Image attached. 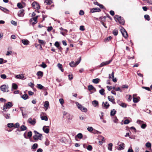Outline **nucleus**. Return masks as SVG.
Returning a JSON list of instances; mask_svg holds the SVG:
<instances>
[{
  "instance_id": "23",
  "label": "nucleus",
  "mask_w": 152,
  "mask_h": 152,
  "mask_svg": "<svg viewBox=\"0 0 152 152\" xmlns=\"http://www.w3.org/2000/svg\"><path fill=\"white\" fill-rule=\"evenodd\" d=\"M37 75L38 77H38V78H40L41 77H42L43 75V73L42 72L39 71L37 72Z\"/></svg>"
},
{
  "instance_id": "20",
  "label": "nucleus",
  "mask_w": 152,
  "mask_h": 152,
  "mask_svg": "<svg viewBox=\"0 0 152 152\" xmlns=\"http://www.w3.org/2000/svg\"><path fill=\"white\" fill-rule=\"evenodd\" d=\"M104 103V102H103L102 104V107H103L105 108L106 109H107L110 106L108 102H105L104 103V104H103Z\"/></svg>"
},
{
  "instance_id": "60",
  "label": "nucleus",
  "mask_w": 152,
  "mask_h": 152,
  "mask_svg": "<svg viewBox=\"0 0 152 152\" xmlns=\"http://www.w3.org/2000/svg\"><path fill=\"white\" fill-rule=\"evenodd\" d=\"M120 106H121L122 107H126V104L123 102H122L121 104V105Z\"/></svg>"
},
{
  "instance_id": "48",
  "label": "nucleus",
  "mask_w": 152,
  "mask_h": 152,
  "mask_svg": "<svg viewBox=\"0 0 152 152\" xmlns=\"http://www.w3.org/2000/svg\"><path fill=\"white\" fill-rule=\"evenodd\" d=\"M38 42L40 44H45V41L41 39H38Z\"/></svg>"
},
{
  "instance_id": "17",
  "label": "nucleus",
  "mask_w": 152,
  "mask_h": 152,
  "mask_svg": "<svg viewBox=\"0 0 152 152\" xmlns=\"http://www.w3.org/2000/svg\"><path fill=\"white\" fill-rule=\"evenodd\" d=\"M108 100L111 102L113 104H115V102L114 101L115 99L113 97L110 96H108Z\"/></svg>"
},
{
  "instance_id": "54",
  "label": "nucleus",
  "mask_w": 152,
  "mask_h": 152,
  "mask_svg": "<svg viewBox=\"0 0 152 152\" xmlns=\"http://www.w3.org/2000/svg\"><path fill=\"white\" fill-rule=\"evenodd\" d=\"M131 130H132L133 131V132H134L135 133L137 132V130L133 126L131 127L130 128Z\"/></svg>"
},
{
  "instance_id": "64",
  "label": "nucleus",
  "mask_w": 152,
  "mask_h": 152,
  "mask_svg": "<svg viewBox=\"0 0 152 152\" xmlns=\"http://www.w3.org/2000/svg\"><path fill=\"white\" fill-rule=\"evenodd\" d=\"M79 14L80 15H83L84 14V12L82 10H80L79 12Z\"/></svg>"
},
{
  "instance_id": "18",
  "label": "nucleus",
  "mask_w": 152,
  "mask_h": 152,
  "mask_svg": "<svg viewBox=\"0 0 152 152\" xmlns=\"http://www.w3.org/2000/svg\"><path fill=\"white\" fill-rule=\"evenodd\" d=\"M24 10L23 9H21L20 10L18 13V15L19 17H22L24 16Z\"/></svg>"
},
{
  "instance_id": "5",
  "label": "nucleus",
  "mask_w": 152,
  "mask_h": 152,
  "mask_svg": "<svg viewBox=\"0 0 152 152\" xmlns=\"http://www.w3.org/2000/svg\"><path fill=\"white\" fill-rule=\"evenodd\" d=\"M76 104L78 108L80 109L82 111L86 112L87 111V109L83 107L80 104H79L78 102H76Z\"/></svg>"
},
{
  "instance_id": "55",
  "label": "nucleus",
  "mask_w": 152,
  "mask_h": 152,
  "mask_svg": "<svg viewBox=\"0 0 152 152\" xmlns=\"http://www.w3.org/2000/svg\"><path fill=\"white\" fill-rule=\"evenodd\" d=\"M20 126L19 124L18 123H16L14 125V126L15 128H18Z\"/></svg>"
},
{
  "instance_id": "61",
  "label": "nucleus",
  "mask_w": 152,
  "mask_h": 152,
  "mask_svg": "<svg viewBox=\"0 0 152 152\" xmlns=\"http://www.w3.org/2000/svg\"><path fill=\"white\" fill-rule=\"evenodd\" d=\"M55 45L58 48L60 46V44L58 42H56L55 43Z\"/></svg>"
},
{
  "instance_id": "57",
  "label": "nucleus",
  "mask_w": 152,
  "mask_h": 152,
  "mask_svg": "<svg viewBox=\"0 0 152 152\" xmlns=\"http://www.w3.org/2000/svg\"><path fill=\"white\" fill-rule=\"evenodd\" d=\"M113 121L114 123H117L118 121V119L117 118L116 116H115L114 117Z\"/></svg>"
},
{
  "instance_id": "16",
  "label": "nucleus",
  "mask_w": 152,
  "mask_h": 152,
  "mask_svg": "<svg viewBox=\"0 0 152 152\" xmlns=\"http://www.w3.org/2000/svg\"><path fill=\"white\" fill-rule=\"evenodd\" d=\"M94 4L95 5H96L99 6V7L101 9H105V8L104 7L103 5L99 3L96 1H94Z\"/></svg>"
},
{
  "instance_id": "35",
  "label": "nucleus",
  "mask_w": 152,
  "mask_h": 152,
  "mask_svg": "<svg viewBox=\"0 0 152 152\" xmlns=\"http://www.w3.org/2000/svg\"><path fill=\"white\" fill-rule=\"evenodd\" d=\"M116 113V111L113 109L111 111L110 115L111 116H113Z\"/></svg>"
},
{
  "instance_id": "9",
  "label": "nucleus",
  "mask_w": 152,
  "mask_h": 152,
  "mask_svg": "<svg viewBox=\"0 0 152 152\" xmlns=\"http://www.w3.org/2000/svg\"><path fill=\"white\" fill-rule=\"evenodd\" d=\"M46 114L45 113L42 112L40 114V118L42 120H45V121H48V118L45 115Z\"/></svg>"
},
{
  "instance_id": "24",
  "label": "nucleus",
  "mask_w": 152,
  "mask_h": 152,
  "mask_svg": "<svg viewBox=\"0 0 152 152\" xmlns=\"http://www.w3.org/2000/svg\"><path fill=\"white\" fill-rule=\"evenodd\" d=\"M22 42L24 45H27L29 43V42L27 39H23L22 40Z\"/></svg>"
},
{
  "instance_id": "12",
  "label": "nucleus",
  "mask_w": 152,
  "mask_h": 152,
  "mask_svg": "<svg viewBox=\"0 0 152 152\" xmlns=\"http://www.w3.org/2000/svg\"><path fill=\"white\" fill-rule=\"evenodd\" d=\"M32 5L34 8L35 9L38 10L40 8L39 4L36 2H34L32 3Z\"/></svg>"
},
{
  "instance_id": "14",
  "label": "nucleus",
  "mask_w": 152,
  "mask_h": 152,
  "mask_svg": "<svg viewBox=\"0 0 152 152\" xmlns=\"http://www.w3.org/2000/svg\"><path fill=\"white\" fill-rule=\"evenodd\" d=\"M137 94H134L133 95V102L134 103H137L139 101V99L136 97Z\"/></svg>"
},
{
  "instance_id": "37",
  "label": "nucleus",
  "mask_w": 152,
  "mask_h": 152,
  "mask_svg": "<svg viewBox=\"0 0 152 152\" xmlns=\"http://www.w3.org/2000/svg\"><path fill=\"white\" fill-rule=\"evenodd\" d=\"M4 116L5 118L7 119H9L10 118V114L7 113V114H4Z\"/></svg>"
},
{
  "instance_id": "1",
  "label": "nucleus",
  "mask_w": 152,
  "mask_h": 152,
  "mask_svg": "<svg viewBox=\"0 0 152 152\" xmlns=\"http://www.w3.org/2000/svg\"><path fill=\"white\" fill-rule=\"evenodd\" d=\"M34 132L35 133V134L33 137L34 139L36 141H37L38 140H41L42 137V134H39L36 131H34Z\"/></svg>"
},
{
  "instance_id": "21",
  "label": "nucleus",
  "mask_w": 152,
  "mask_h": 152,
  "mask_svg": "<svg viewBox=\"0 0 152 152\" xmlns=\"http://www.w3.org/2000/svg\"><path fill=\"white\" fill-rule=\"evenodd\" d=\"M27 129V127L24 125H22L20 127V130L18 129L17 130L19 132L21 131H23L26 130Z\"/></svg>"
},
{
  "instance_id": "11",
  "label": "nucleus",
  "mask_w": 152,
  "mask_h": 152,
  "mask_svg": "<svg viewBox=\"0 0 152 152\" xmlns=\"http://www.w3.org/2000/svg\"><path fill=\"white\" fill-rule=\"evenodd\" d=\"M28 122L31 125H34L36 123V120L35 118L32 119L31 118H29L28 120Z\"/></svg>"
},
{
  "instance_id": "28",
  "label": "nucleus",
  "mask_w": 152,
  "mask_h": 152,
  "mask_svg": "<svg viewBox=\"0 0 152 152\" xmlns=\"http://www.w3.org/2000/svg\"><path fill=\"white\" fill-rule=\"evenodd\" d=\"M119 147L120 150L124 149V144L123 143L121 142L120 144L119 145Z\"/></svg>"
},
{
  "instance_id": "50",
  "label": "nucleus",
  "mask_w": 152,
  "mask_h": 152,
  "mask_svg": "<svg viewBox=\"0 0 152 152\" xmlns=\"http://www.w3.org/2000/svg\"><path fill=\"white\" fill-rule=\"evenodd\" d=\"M146 124H142L141 126V127L142 129H144L146 127Z\"/></svg>"
},
{
  "instance_id": "4",
  "label": "nucleus",
  "mask_w": 152,
  "mask_h": 152,
  "mask_svg": "<svg viewBox=\"0 0 152 152\" xmlns=\"http://www.w3.org/2000/svg\"><path fill=\"white\" fill-rule=\"evenodd\" d=\"M13 106L12 102H8L4 106L3 110L6 111V109L10 108Z\"/></svg>"
},
{
  "instance_id": "25",
  "label": "nucleus",
  "mask_w": 152,
  "mask_h": 152,
  "mask_svg": "<svg viewBox=\"0 0 152 152\" xmlns=\"http://www.w3.org/2000/svg\"><path fill=\"white\" fill-rule=\"evenodd\" d=\"M18 88V86L15 83H13L12 84L11 90L13 91V89H16Z\"/></svg>"
},
{
  "instance_id": "63",
  "label": "nucleus",
  "mask_w": 152,
  "mask_h": 152,
  "mask_svg": "<svg viewBox=\"0 0 152 152\" xmlns=\"http://www.w3.org/2000/svg\"><path fill=\"white\" fill-rule=\"evenodd\" d=\"M80 29L82 31H83L85 30V28H84V26H81L80 27Z\"/></svg>"
},
{
  "instance_id": "53",
  "label": "nucleus",
  "mask_w": 152,
  "mask_h": 152,
  "mask_svg": "<svg viewBox=\"0 0 152 152\" xmlns=\"http://www.w3.org/2000/svg\"><path fill=\"white\" fill-rule=\"evenodd\" d=\"M87 149L88 150L91 151L92 149V146L91 145H88V146Z\"/></svg>"
},
{
  "instance_id": "8",
  "label": "nucleus",
  "mask_w": 152,
  "mask_h": 152,
  "mask_svg": "<svg viewBox=\"0 0 152 152\" xmlns=\"http://www.w3.org/2000/svg\"><path fill=\"white\" fill-rule=\"evenodd\" d=\"M8 85L6 86L4 85L1 87V90L4 92H8Z\"/></svg>"
},
{
  "instance_id": "7",
  "label": "nucleus",
  "mask_w": 152,
  "mask_h": 152,
  "mask_svg": "<svg viewBox=\"0 0 152 152\" xmlns=\"http://www.w3.org/2000/svg\"><path fill=\"white\" fill-rule=\"evenodd\" d=\"M121 30L123 37L125 38H127L128 37V35L126 30L123 28L121 27Z\"/></svg>"
},
{
  "instance_id": "15",
  "label": "nucleus",
  "mask_w": 152,
  "mask_h": 152,
  "mask_svg": "<svg viewBox=\"0 0 152 152\" xmlns=\"http://www.w3.org/2000/svg\"><path fill=\"white\" fill-rule=\"evenodd\" d=\"M100 11V9L98 8H93L91 9V12L92 13L99 12Z\"/></svg>"
},
{
  "instance_id": "51",
  "label": "nucleus",
  "mask_w": 152,
  "mask_h": 152,
  "mask_svg": "<svg viewBox=\"0 0 152 152\" xmlns=\"http://www.w3.org/2000/svg\"><path fill=\"white\" fill-rule=\"evenodd\" d=\"M40 66L42 67L43 68H45L47 67L46 65L44 62H42V64L40 65Z\"/></svg>"
},
{
  "instance_id": "19",
  "label": "nucleus",
  "mask_w": 152,
  "mask_h": 152,
  "mask_svg": "<svg viewBox=\"0 0 152 152\" xmlns=\"http://www.w3.org/2000/svg\"><path fill=\"white\" fill-rule=\"evenodd\" d=\"M92 104L94 107H98L99 106L98 102L96 100H94L92 102Z\"/></svg>"
},
{
  "instance_id": "52",
  "label": "nucleus",
  "mask_w": 152,
  "mask_h": 152,
  "mask_svg": "<svg viewBox=\"0 0 152 152\" xmlns=\"http://www.w3.org/2000/svg\"><path fill=\"white\" fill-rule=\"evenodd\" d=\"M87 129L89 131L91 132L94 129L92 127L89 126L87 128Z\"/></svg>"
},
{
  "instance_id": "6",
  "label": "nucleus",
  "mask_w": 152,
  "mask_h": 152,
  "mask_svg": "<svg viewBox=\"0 0 152 152\" xmlns=\"http://www.w3.org/2000/svg\"><path fill=\"white\" fill-rule=\"evenodd\" d=\"M38 16H37L36 17L31 18L30 20V22L33 25L36 24L37 23V19L38 18Z\"/></svg>"
},
{
  "instance_id": "10",
  "label": "nucleus",
  "mask_w": 152,
  "mask_h": 152,
  "mask_svg": "<svg viewBox=\"0 0 152 152\" xmlns=\"http://www.w3.org/2000/svg\"><path fill=\"white\" fill-rule=\"evenodd\" d=\"M112 60L110 59L108 61H106L103 62H102L99 65V67H100L103 66H104L106 65H107L109 64H110V62L112 61Z\"/></svg>"
},
{
  "instance_id": "47",
  "label": "nucleus",
  "mask_w": 152,
  "mask_h": 152,
  "mask_svg": "<svg viewBox=\"0 0 152 152\" xmlns=\"http://www.w3.org/2000/svg\"><path fill=\"white\" fill-rule=\"evenodd\" d=\"M127 97H128L127 99V100L128 101H131L132 99V98L131 96L130 95H127Z\"/></svg>"
},
{
  "instance_id": "13",
  "label": "nucleus",
  "mask_w": 152,
  "mask_h": 152,
  "mask_svg": "<svg viewBox=\"0 0 152 152\" xmlns=\"http://www.w3.org/2000/svg\"><path fill=\"white\" fill-rule=\"evenodd\" d=\"M47 127H49V126H44L43 127L42 129L45 133L48 134L49 132V129L48 128H46Z\"/></svg>"
},
{
  "instance_id": "59",
  "label": "nucleus",
  "mask_w": 152,
  "mask_h": 152,
  "mask_svg": "<svg viewBox=\"0 0 152 152\" xmlns=\"http://www.w3.org/2000/svg\"><path fill=\"white\" fill-rule=\"evenodd\" d=\"M50 143L49 141L48 140H46L45 142V144L47 145L48 146L49 145Z\"/></svg>"
},
{
  "instance_id": "49",
  "label": "nucleus",
  "mask_w": 152,
  "mask_h": 152,
  "mask_svg": "<svg viewBox=\"0 0 152 152\" xmlns=\"http://www.w3.org/2000/svg\"><path fill=\"white\" fill-rule=\"evenodd\" d=\"M17 7L21 9L23 7L22 4L20 3H18L17 4Z\"/></svg>"
},
{
  "instance_id": "26",
  "label": "nucleus",
  "mask_w": 152,
  "mask_h": 152,
  "mask_svg": "<svg viewBox=\"0 0 152 152\" xmlns=\"http://www.w3.org/2000/svg\"><path fill=\"white\" fill-rule=\"evenodd\" d=\"M100 81V79L99 78H96L93 79L92 82L94 83L97 84Z\"/></svg>"
},
{
  "instance_id": "46",
  "label": "nucleus",
  "mask_w": 152,
  "mask_h": 152,
  "mask_svg": "<svg viewBox=\"0 0 152 152\" xmlns=\"http://www.w3.org/2000/svg\"><path fill=\"white\" fill-rule=\"evenodd\" d=\"M145 146L147 148H151V144L150 143L148 142L146 143Z\"/></svg>"
},
{
  "instance_id": "45",
  "label": "nucleus",
  "mask_w": 152,
  "mask_h": 152,
  "mask_svg": "<svg viewBox=\"0 0 152 152\" xmlns=\"http://www.w3.org/2000/svg\"><path fill=\"white\" fill-rule=\"evenodd\" d=\"M59 101L60 103L61 104V105L62 106L63 104H64V99H63L61 98L59 99Z\"/></svg>"
},
{
  "instance_id": "43",
  "label": "nucleus",
  "mask_w": 152,
  "mask_h": 152,
  "mask_svg": "<svg viewBox=\"0 0 152 152\" xmlns=\"http://www.w3.org/2000/svg\"><path fill=\"white\" fill-rule=\"evenodd\" d=\"M37 88L40 89H42L44 86H43L42 85L40 84H37Z\"/></svg>"
},
{
  "instance_id": "42",
  "label": "nucleus",
  "mask_w": 152,
  "mask_h": 152,
  "mask_svg": "<svg viewBox=\"0 0 152 152\" xmlns=\"http://www.w3.org/2000/svg\"><path fill=\"white\" fill-rule=\"evenodd\" d=\"M113 34L115 36H116L118 34V31L116 29L114 30L113 31Z\"/></svg>"
},
{
  "instance_id": "40",
  "label": "nucleus",
  "mask_w": 152,
  "mask_h": 152,
  "mask_svg": "<svg viewBox=\"0 0 152 152\" xmlns=\"http://www.w3.org/2000/svg\"><path fill=\"white\" fill-rule=\"evenodd\" d=\"M144 17L145 19L147 20L148 21H149L150 20V17L148 15H145Z\"/></svg>"
},
{
  "instance_id": "38",
  "label": "nucleus",
  "mask_w": 152,
  "mask_h": 152,
  "mask_svg": "<svg viewBox=\"0 0 152 152\" xmlns=\"http://www.w3.org/2000/svg\"><path fill=\"white\" fill-rule=\"evenodd\" d=\"M113 144L111 143H109L108 145V148L109 150L111 151L112 150V147Z\"/></svg>"
},
{
  "instance_id": "31",
  "label": "nucleus",
  "mask_w": 152,
  "mask_h": 152,
  "mask_svg": "<svg viewBox=\"0 0 152 152\" xmlns=\"http://www.w3.org/2000/svg\"><path fill=\"white\" fill-rule=\"evenodd\" d=\"M114 72H112V77L113 81L115 83H116L117 81V79L116 78H114Z\"/></svg>"
},
{
  "instance_id": "32",
  "label": "nucleus",
  "mask_w": 152,
  "mask_h": 152,
  "mask_svg": "<svg viewBox=\"0 0 152 152\" xmlns=\"http://www.w3.org/2000/svg\"><path fill=\"white\" fill-rule=\"evenodd\" d=\"M49 106V103L48 101H46L45 102V103L44 104V106L46 108L45 110L48 109V107Z\"/></svg>"
},
{
  "instance_id": "2",
  "label": "nucleus",
  "mask_w": 152,
  "mask_h": 152,
  "mask_svg": "<svg viewBox=\"0 0 152 152\" xmlns=\"http://www.w3.org/2000/svg\"><path fill=\"white\" fill-rule=\"evenodd\" d=\"M114 18L116 21H117V20L122 25L124 24V20L121 16L118 15H115L114 17Z\"/></svg>"
},
{
  "instance_id": "41",
  "label": "nucleus",
  "mask_w": 152,
  "mask_h": 152,
  "mask_svg": "<svg viewBox=\"0 0 152 152\" xmlns=\"http://www.w3.org/2000/svg\"><path fill=\"white\" fill-rule=\"evenodd\" d=\"M45 3H46L47 4H50L52 1L51 0H45Z\"/></svg>"
},
{
  "instance_id": "58",
  "label": "nucleus",
  "mask_w": 152,
  "mask_h": 152,
  "mask_svg": "<svg viewBox=\"0 0 152 152\" xmlns=\"http://www.w3.org/2000/svg\"><path fill=\"white\" fill-rule=\"evenodd\" d=\"M1 77L2 79H5L6 78L7 76L5 74H2L1 75Z\"/></svg>"
},
{
  "instance_id": "39",
  "label": "nucleus",
  "mask_w": 152,
  "mask_h": 152,
  "mask_svg": "<svg viewBox=\"0 0 152 152\" xmlns=\"http://www.w3.org/2000/svg\"><path fill=\"white\" fill-rule=\"evenodd\" d=\"M7 126L9 128H11L14 126V125L13 123H9L7 124Z\"/></svg>"
},
{
  "instance_id": "27",
  "label": "nucleus",
  "mask_w": 152,
  "mask_h": 152,
  "mask_svg": "<svg viewBox=\"0 0 152 152\" xmlns=\"http://www.w3.org/2000/svg\"><path fill=\"white\" fill-rule=\"evenodd\" d=\"M88 89L89 91H91L92 90L96 91L95 88L92 85H89L88 86Z\"/></svg>"
},
{
  "instance_id": "30",
  "label": "nucleus",
  "mask_w": 152,
  "mask_h": 152,
  "mask_svg": "<svg viewBox=\"0 0 152 152\" xmlns=\"http://www.w3.org/2000/svg\"><path fill=\"white\" fill-rule=\"evenodd\" d=\"M57 66L62 72H64V69L62 68V65L61 64L58 63L57 64Z\"/></svg>"
},
{
  "instance_id": "3",
  "label": "nucleus",
  "mask_w": 152,
  "mask_h": 152,
  "mask_svg": "<svg viewBox=\"0 0 152 152\" xmlns=\"http://www.w3.org/2000/svg\"><path fill=\"white\" fill-rule=\"evenodd\" d=\"M81 60V57H80L78 59V60L75 63L74 61H72L69 63L70 66L72 67H74L79 64Z\"/></svg>"
},
{
  "instance_id": "33",
  "label": "nucleus",
  "mask_w": 152,
  "mask_h": 152,
  "mask_svg": "<svg viewBox=\"0 0 152 152\" xmlns=\"http://www.w3.org/2000/svg\"><path fill=\"white\" fill-rule=\"evenodd\" d=\"M21 97L24 100H26L28 98V96L27 94H24L21 96Z\"/></svg>"
},
{
  "instance_id": "22",
  "label": "nucleus",
  "mask_w": 152,
  "mask_h": 152,
  "mask_svg": "<svg viewBox=\"0 0 152 152\" xmlns=\"http://www.w3.org/2000/svg\"><path fill=\"white\" fill-rule=\"evenodd\" d=\"M83 137V134L81 133H78L76 136L75 137V140H77V138L79 139H81Z\"/></svg>"
},
{
  "instance_id": "44",
  "label": "nucleus",
  "mask_w": 152,
  "mask_h": 152,
  "mask_svg": "<svg viewBox=\"0 0 152 152\" xmlns=\"http://www.w3.org/2000/svg\"><path fill=\"white\" fill-rule=\"evenodd\" d=\"M32 136V132L31 131L28 132L27 134V137L29 138L31 137Z\"/></svg>"
},
{
  "instance_id": "34",
  "label": "nucleus",
  "mask_w": 152,
  "mask_h": 152,
  "mask_svg": "<svg viewBox=\"0 0 152 152\" xmlns=\"http://www.w3.org/2000/svg\"><path fill=\"white\" fill-rule=\"evenodd\" d=\"M38 147V144L37 143H34L32 146L31 149L35 150Z\"/></svg>"
},
{
  "instance_id": "29",
  "label": "nucleus",
  "mask_w": 152,
  "mask_h": 152,
  "mask_svg": "<svg viewBox=\"0 0 152 152\" xmlns=\"http://www.w3.org/2000/svg\"><path fill=\"white\" fill-rule=\"evenodd\" d=\"M0 9L6 13H7L9 12L8 10L7 9L1 6H0Z\"/></svg>"
},
{
  "instance_id": "56",
  "label": "nucleus",
  "mask_w": 152,
  "mask_h": 152,
  "mask_svg": "<svg viewBox=\"0 0 152 152\" xmlns=\"http://www.w3.org/2000/svg\"><path fill=\"white\" fill-rule=\"evenodd\" d=\"M129 121L128 119L125 120L124 122L125 124H128L129 123Z\"/></svg>"
},
{
  "instance_id": "36",
  "label": "nucleus",
  "mask_w": 152,
  "mask_h": 152,
  "mask_svg": "<svg viewBox=\"0 0 152 152\" xmlns=\"http://www.w3.org/2000/svg\"><path fill=\"white\" fill-rule=\"evenodd\" d=\"M99 93L102 95H104V89L102 88L99 90Z\"/></svg>"
},
{
  "instance_id": "62",
  "label": "nucleus",
  "mask_w": 152,
  "mask_h": 152,
  "mask_svg": "<svg viewBox=\"0 0 152 152\" xmlns=\"http://www.w3.org/2000/svg\"><path fill=\"white\" fill-rule=\"evenodd\" d=\"M143 122L142 121H141L140 120H138L137 121V123L140 124H142V123Z\"/></svg>"
}]
</instances>
